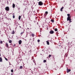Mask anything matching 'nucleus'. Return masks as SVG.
Returning <instances> with one entry per match:
<instances>
[{"mask_svg": "<svg viewBox=\"0 0 75 75\" xmlns=\"http://www.w3.org/2000/svg\"><path fill=\"white\" fill-rule=\"evenodd\" d=\"M9 7L8 6H7L5 8V10L6 11H9Z\"/></svg>", "mask_w": 75, "mask_h": 75, "instance_id": "obj_1", "label": "nucleus"}, {"mask_svg": "<svg viewBox=\"0 0 75 75\" xmlns=\"http://www.w3.org/2000/svg\"><path fill=\"white\" fill-rule=\"evenodd\" d=\"M38 4L39 6H42L43 4V3L41 1H40L38 3Z\"/></svg>", "mask_w": 75, "mask_h": 75, "instance_id": "obj_2", "label": "nucleus"}, {"mask_svg": "<svg viewBox=\"0 0 75 75\" xmlns=\"http://www.w3.org/2000/svg\"><path fill=\"white\" fill-rule=\"evenodd\" d=\"M71 21V16L68 17L67 18V21Z\"/></svg>", "mask_w": 75, "mask_h": 75, "instance_id": "obj_3", "label": "nucleus"}, {"mask_svg": "<svg viewBox=\"0 0 75 75\" xmlns=\"http://www.w3.org/2000/svg\"><path fill=\"white\" fill-rule=\"evenodd\" d=\"M50 34H54V31L53 30H51L50 32Z\"/></svg>", "mask_w": 75, "mask_h": 75, "instance_id": "obj_4", "label": "nucleus"}, {"mask_svg": "<svg viewBox=\"0 0 75 75\" xmlns=\"http://www.w3.org/2000/svg\"><path fill=\"white\" fill-rule=\"evenodd\" d=\"M22 42V41H21V40H20L19 41V44H20H20H21Z\"/></svg>", "mask_w": 75, "mask_h": 75, "instance_id": "obj_5", "label": "nucleus"}, {"mask_svg": "<svg viewBox=\"0 0 75 75\" xmlns=\"http://www.w3.org/2000/svg\"><path fill=\"white\" fill-rule=\"evenodd\" d=\"M70 71H71V69H69V70H68L67 69V73H68L69 72H70Z\"/></svg>", "mask_w": 75, "mask_h": 75, "instance_id": "obj_6", "label": "nucleus"}, {"mask_svg": "<svg viewBox=\"0 0 75 75\" xmlns=\"http://www.w3.org/2000/svg\"><path fill=\"white\" fill-rule=\"evenodd\" d=\"M12 6L13 8H14L15 7V4H13Z\"/></svg>", "mask_w": 75, "mask_h": 75, "instance_id": "obj_7", "label": "nucleus"}, {"mask_svg": "<svg viewBox=\"0 0 75 75\" xmlns=\"http://www.w3.org/2000/svg\"><path fill=\"white\" fill-rule=\"evenodd\" d=\"M2 61H3L2 58H1V57H0V62H2Z\"/></svg>", "mask_w": 75, "mask_h": 75, "instance_id": "obj_8", "label": "nucleus"}, {"mask_svg": "<svg viewBox=\"0 0 75 75\" xmlns=\"http://www.w3.org/2000/svg\"><path fill=\"white\" fill-rule=\"evenodd\" d=\"M63 8H64V7H62L61 8V9H60V11H62V9H63Z\"/></svg>", "mask_w": 75, "mask_h": 75, "instance_id": "obj_9", "label": "nucleus"}, {"mask_svg": "<svg viewBox=\"0 0 75 75\" xmlns=\"http://www.w3.org/2000/svg\"><path fill=\"white\" fill-rule=\"evenodd\" d=\"M46 42H47V45H50V43H49V42H48V41H47Z\"/></svg>", "mask_w": 75, "mask_h": 75, "instance_id": "obj_10", "label": "nucleus"}, {"mask_svg": "<svg viewBox=\"0 0 75 75\" xmlns=\"http://www.w3.org/2000/svg\"><path fill=\"white\" fill-rule=\"evenodd\" d=\"M6 46L7 47V48L8 47V44L7 43L6 44Z\"/></svg>", "mask_w": 75, "mask_h": 75, "instance_id": "obj_11", "label": "nucleus"}, {"mask_svg": "<svg viewBox=\"0 0 75 75\" xmlns=\"http://www.w3.org/2000/svg\"><path fill=\"white\" fill-rule=\"evenodd\" d=\"M14 33H15L14 31L13 30V31L12 32V33H11V34H14Z\"/></svg>", "mask_w": 75, "mask_h": 75, "instance_id": "obj_12", "label": "nucleus"}, {"mask_svg": "<svg viewBox=\"0 0 75 75\" xmlns=\"http://www.w3.org/2000/svg\"><path fill=\"white\" fill-rule=\"evenodd\" d=\"M20 69H23V66H21L20 67Z\"/></svg>", "mask_w": 75, "mask_h": 75, "instance_id": "obj_13", "label": "nucleus"}, {"mask_svg": "<svg viewBox=\"0 0 75 75\" xmlns=\"http://www.w3.org/2000/svg\"><path fill=\"white\" fill-rule=\"evenodd\" d=\"M19 20H20V19H21V16H19Z\"/></svg>", "mask_w": 75, "mask_h": 75, "instance_id": "obj_14", "label": "nucleus"}, {"mask_svg": "<svg viewBox=\"0 0 75 75\" xmlns=\"http://www.w3.org/2000/svg\"><path fill=\"white\" fill-rule=\"evenodd\" d=\"M34 35H34V34H33V33L32 34V37H34Z\"/></svg>", "mask_w": 75, "mask_h": 75, "instance_id": "obj_15", "label": "nucleus"}, {"mask_svg": "<svg viewBox=\"0 0 75 75\" xmlns=\"http://www.w3.org/2000/svg\"><path fill=\"white\" fill-rule=\"evenodd\" d=\"M12 42V41L11 40H10L9 41V43H11Z\"/></svg>", "mask_w": 75, "mask_h": 75, "instance_id": "obj_16", "label": "nucleus"}, {"mask_svg": "<svg viewBox=\"0 0 75 75\" xmlns=\"http://www.w3.org/2000/svg\"><path fill=\"white\" fill-rule=\"evenodd\" d=\"M54 30L55 31H57L58 30H57V29L55 28V29H54Z\"/></svg>", "mask_w": 75, "mask_h": 75, "instance_id": "obj_17", "label": "nucleus"}, {"mask_svg": "<svg viewBox=\"0 0 75 75\" xmlns=\"http://www.w3.org/2000/svg\"><path fill=\"white\" fill-rule=\"evenodd\" d=\"M0 43L1 44H3V41H1L0 42Z\"/></svg>", "mask_w": 75, "mask_h": 75, "instance_id": "obj_18", "label": "nucleus"}, {"mask_svg": "<svg viewBox=\"0 0 75 75\" xmlns=\"http://www.w3.org/2000/svg\"><path fill=\"white\" fill-rule=\"evenodd\" d=\"M51 21L52 22V23H54V20H51Z\"/></svg>", "mask_w": 75, "mask_h": 75, "instance_id": "obj_19", "label": "nucleus"}, {"mask_svg": "<svg viewBox=\"0 0 75 75\" xmlns=\"http://www.w3.org/2000/svg\"><path fill=\"white\" fill-rule=\"evenodd\" d=\"M47 15V14H46V13H45L44 14V16L45 17Z\"/></svg>", "mask_w": 75, "mask_h": 75, "instance_id": "obj_20", "label": "nucleus"}, {"mask_svg": "<svg viewBox=\"0 0 75 75\" xmlns=\"http://www.w3.org/2000/svg\"><path fill=\"white\" fill-rule=\"evenodd\" d=\"M13 18H15V16H14V15H13Z\"/></svg>", "mask_w": 75, "mask_h": 75, "instance_id": "obj_21", "label": "nucleus"}, {"mask_svg": "<svg viewBox=\"0 0 75 75\" xmlns=\"http://www.w3.org/2000/svg\"><path fill=\"white\" fill-rule=\"evenodd\" d=\"M23 33H24V32H22L21 33V35H22V34H23Z\"/></svg>", "mask_w": 75, "mask_h": 75, "instance_id": "obj_22", "label": "nucleus"}, {"mask_svg": "<svg viewBox=\"0 0 75 75\" xmlns=\"http://www.w3.org/2000/svg\"><path fill=\"white\" fill-rule=\"evenodd\" d=\"M46 60H44V61H43V62L45 63V62H46Z\"/></svg>", "mask_w": 75, "mask_h": 75, "instance_id": "obj_23", "label": "nucleus"}, {"mask_svg": "<svg viewBox=\"0 0 75 75\" xmlns=\"http://www.w3.org/2000/svg\"><path fill=\"white\" fill-rule=\"evenodd\" d=\"M67 16H68V17H70V16H70V14H67Z\"/></svg>", "mask_w": 75, "mask_h": 75, "instance_id": "obj_24", "label": "nucleus"}, {"mask_svg": "<svg viewBox=\"0 0 75 75\" xmlns=\"http://www.w3.org/2000/svg\"><path fill=\"white\" fill-rule=\"evenodd\" d=\"M45 14H48V12L46 11L45 12Z\"/></svg>", "mask_w": 75, "mask_h": 75, "instance_id": "obj_25", "label": "nucleus"}, {"mask_svg": "<svg viewBox=\"0 0 75 75\" xmlns=\"http://www.w3.org/2000/svg\"><path fill=\"white\" fill-rule=\"evenodd\" d=\"M11 72H13V69H11Z\"/></svg>", "mask_w": 75, "mask_h": 75, "instance_id": "obj_26", "label": "nucleus"}, {"mask_svg": "<svg viewBox=\"0 0 75 75\" xmlns=\"http://www.w3.org/2000/svg\"><path fill=\"white\" fill-rule=\"evenodd\" d=\"M5 59H6V61H8V59H7V58H5Z\"/></svg>", "mask_w": 75, "mask_h": 75, "instance_id": "obj_27", "label": "nucleus"}, {"mask_svg": "<svg viewBox=\"0 0 75 75\" xmlns=\"http://www.w3.org/2000/svg\"><path fill=\"white\" fill-rule=\"evenodd\" d=\"M40 40H38V42H40Z\"/></svg>", "mask_w": 75, "mask_h": 75, "instance_id": "obj_28", "label": "nucleus"}, {"mask_svg": "<svg viewBox=\"0 0 75 75\" xmlns=\"http://www.w3.org/2000/svg\"><path fill=\"white\" fill-rule=\"evenodd\" d=\"M51 57V55H49V57Z\"/></svg>", "mask_w": 75, "mask_h": 75, "instance_id": "obj_29", "label": "nucleus"}, {"mask_svg": "<svg viewBox=\"0 0 75 75\" xmlns=\"http://www.w3.org/2000/svg\"><path fill=\"white\" fill-rule=\"evenodd\" d=\"M55 68V69H56V68H57H57H58V66H57V68Z\"/></svg>", "mask_w": 75, "mask_h": 75, "instance_id": "obj_30", "label": "nucleus"}, {"mask_svg": "<svg viewBox=\"0 0 75 75\" xmlns=\"http://www.w3.org/2000/svg\"><path fill=\"white\" fill-rule=\"evenodd\" d=\"M69 23H71V21H69Z\"/></svg>", "mask_w": 75, "mask_h": 75, "instance_id": "obj_31", "label": "nucleus"}, {"mask_svg": "<svg viewBox=\"0 0 75 75\" xmlns=\"http://www.w3.org/2000/svg\"><path fill=\"white\" fill-rule=\"evenodd\" d=\"M13 74H12V73H11V75H13Z\"/></svg>", "mask_w": 75, "mask_h": 75, "instance_id": "obj_32", "label": "nucleus"}, {"mask_svg": "<svg viewBox=\"0 0 75 75\" xmlns=\"http://www.w3.org/2000/svg\"><path fill=\"white\" fill-rule=\"evenodd\" d=\"M0 57H1V54H0Z\"/></svg>", "mask_w": 75, "mask_h": 75, "instance_id": "obj_33", "label": "nucleus"}, {"mask_svg": "<svg viewBox=\"0 0 75 75\" xmlns=\"http://www.w3.org/2000/svg\"><path fill=\"white\" fill-rule=\"evenodd\" d=\"M10 20H11V19H10Z\"/></svg>", "mask_w": 75, "mask_h": 75, "instance_id": "obj_34", "label": "nucleus"}, {"mask_svg": "<svg viewBox=\"0 0 75 75\" xmlns=\"http://www.w3.org/2000/svg\"><path fill=\"white\" fill-rule=\"evenodd\" d=\"M27 29H29V28H27Z\"/></svg>", "mask_w": 75, "mask_h": 75, "instance_id": "obj_35", "label": "nucleus"}, {"mask_svg": "<svg viewBox=\"0 0 75 75\" xmlns=\"http://www.w3.org/2000/svg\"><path fill=\"white\" fill-rule=\"evenodd\" d=\"M20 28H21V26H20Z\"/></svg>", "mask_w": 75, "mask_h": 75, "instance_id": "obj_36", "label": "nucleus"}, {"mask_svg": "<svg viewBox=\"0 0 75 75\" xmlns=\"http://www.w3.org/2000/svg\"><path fill=\"white\" fill-rule=\"evenodd\" d=\"M39 0H38V1H39Z\"/></svg>", "mask_w": 75, "mask_h": 75, "instance_id": "obj_37", "label": "nucleus"}, {"mask_svg": "<svg viewBox=\"0 0 75 75\" xmlns=\"http://www.w3.org/2000/svg\"><path fill=\"white\" fill-rule=\"evenodd\" d=\"M40 55H42L41 54Z\"/></svg>", "mask_w": 75, "mask_h": 75, "instance_id": "obj_38", "label": "nucleus"}]
</instances>
